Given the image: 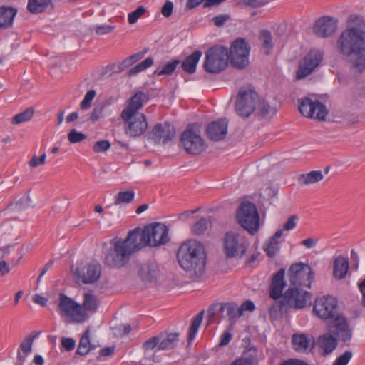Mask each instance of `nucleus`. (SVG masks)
<instances>
[{
	"mask_svg": "<svg viewBox=\"0 0 365 365\" xmlns=\"http://www.w3.org/2000/svg\"><path fill=\"white\" fill-rule=\"evenodd\" d=\"M202 54L200 51H196L186 57L182 63V68L183 71L190 74L194 73Z\"/></svg>",
	"mask_w": 365,
	"mask_h": 365,
	"instance_id": "28",
	"label": "nucleus"
},
{
	"mask_svg": "<svg viewBox=\"0 0 365 365\" xmlns=\"http://www.w3.org/2000/svg\"><path fill=\"white\" fill-rule=\"evenodd\" d=\"M101 273V267L99 264H88L82 276V282L85 284L93 283L99 279Z\"/></svg>",
	"mask_w": 365,
	"mask_h": 365,
	"instance_id": "27",
	"label": "nucleus"
},
{
	"mask_svg": "<svg viewBox=\"0 0 365 365\" xmlns=\"http://www.w3.org/2000/svg\"><path fill=\"white\" fill-rule=\"evenodd\" d=\"M36 335L30 334L26 336L21 342L19 350L17 352V359L19 361L24 362L26 357L31 352L32 344Z\"/></svg>",
	"mask_w": 365,
	"mask_h": 365,
	"instance_id": "26",
	"label": "nucleus"
},
{
	"mask_svg": "<svg viewBox=\"0 0 365 365\" xmlns=\"http://www.w3.org/2000/svg\"><path fill=\"white\" fill-rule=\"evenodd\" d=\"M173 10V2L170 1H167L161 9V13L165 17L168 18L171 16Z\"/></svg>",
	"mask_w": 365,
	"mask_h": 365,
	"instance_id": "55",
	"label": "nucleus"
},
{
	"mask_svg": "<svg viewBox=\"0 0 365 365\" xmlns=\"http://www.w3.org/2000/svg\"><path fill=\"white\" fill-rule=\"evenodd\" d=\"M250 46L245 39L238 38L230 46L229 58L233 67L243 69L249 63Z\"/></svg>",
	"mask_w": 365,
	"mask_h": 365,
	"instance_id": "13",
	"label": "nucleus"
},
{
	"mask_svg": "<svg viewBox=\"0 0 365 365\" xmlns=\"http://www.w3.org/2000/svg\"><path fill=\"white\" fill-rule=\"evenodd\" d=\"M180 61L178 59L173 60L171 62L166 63L161 70L157 69L154 71V74L160 76L163 75H171L179 65Z\"/></svg>",
	"mask_w": 365,
	"mask_h": 365,
	"instance_id": "41",
	"label": "nucleus"
},
{
	"mask_svg": "<svg viewBox=\"0 0 365 365\" xmlns=\"http://www.w3.org/2000/svg\"><path fill=\"white\" fill-rule=\"evenodd\" d=\"M313 312L324 321L332 320L327 326V331L336 334L344 344H349L352 330L345 317L338 312L336 298L331 295L317 298L314 303Z\"/></svg>",
	"mask_w": 365,
	"mask_h": 365,
	"instance_id": "3",
	"label": "nucleus"
},
{
	"mask_svg": "<svg viewBox=\"0 0 365 365\" xmlns=\"http://www.w3.org/2000/svg\"><path fill=\"white\" fill-rule=\"evenodd\" d=\"M180 141L185 150L192 155L200 154L206 148V144L198 132L190 128L182 133Z\"/></svg>",
	"mask_w": 365,
	"mask_h": 365,
	"instance_id": "16",
	"label": "nucleus"
},
{
	"mask_svg": "<svg viewBox=\"0 0 365 365\" xmlns=\"http://www.w3.org/2000/svg\"><path fill=\"white\" fill-rule=\"evenodd\" d=\"M228 120L221 118L213 121L207 127V137L213 141H220L223 140L227 133Z\"/></svg>",
	"mask_w": 365,
	"mask_h": 365,
	"instance_id": "20",
	"label": "nucleus"
},
{
	"mask_svg": "<svg viewBox=\"0 0 365 365\" xmlns=\"http://www.w3.org/2000/svg\"><path fill=\"white\" fill-rule=\"evenodd\" d=\"M159 336L152 337L144 343L143 348L145 351L153 350L157 345H159Z\"/></svg>",
	"mask_w": 365,
	"mask_h": 365,
	"instance_id": "53",
	"label": "nucleus"
},
{
	"mask_svg": "<svg viewBox=\"0 0 365 365\" xmlns=\"http://www.w3.org/2000/svg\"><path fill=\"white\" fill-rule=\"evenodd\" d=\"M91 332L88 329H87L81 336L78 349L76 350V354L81 356H84L88 353L91 349Z\"/></svg>",
	"mask_w": 365,
	"mask_h": 365,
	"instance_id": "32",
	"label": "nucleus"
},
{
	"mask_svg": "<svg viewBox=\"0 0 365 365\" xmlns=\"http://www.w3.org/2000/svg\"><path fill=\"white\" fill-rule=\"evenodd\" d=\"M311 294L299 287L289 288L282 300L276 301L270 307V313H286L289 308L302 309L310 304Z\"/></svg>",
	"mask_w": 365,
	"mask_h": 365,
	"instance_id": "6",
	"label": "nucleus"
},
{
	"mask_svg": "<svg viewBox=\"0 0 365 365\" xmlns=\"http://www.w3.org/2000/svg\"><path fill=\"white\" fill-rule=\"evenodd\" d=\"M86 138V135L78 132L76 129H71L68 134V139L71 143H77L83 141Z\"/></svg>",
	"mask_w": 365,
	"mask_h": 365,
	"instance_id": "46",
	"label": "nucleus"
},
{
	"mask_svg": "<svg viewBox=\"0 0 365 365\" xmlns=\"http://www.w3.org/2000/svg\"><path fill=\"white\" fill-rule=\"evenodd\" d=\"M349 269V262L347 259L342 256H338L334 259L333 274L336 279H344Z\"/></svg>",
	"mask_w": 365,
	"mask_h": 365,
	"instance_id": "24",
	"label": "nucleus"
},
{
	"mask_svg": "<svg viewBox=\"0 0 365 365\" xmlns=\"http://www.w3.org/2000/svg\"><path fill=\"white\" fill-rule=\"evenodd\" d=\"M204 313L205 311L202 310L200 312L197 314V316L194 317V319L192 321V324L188 334V341L190 343L195 339L197 333L198 329L202 323Z\"/></svg>",
	"mask_w": 365,
	"mask_h": 365,
	"instance_id": "35",
	"label": "nucleus"
},
{
	"mask_svg": "<svg viewBox=\"0 0 365 365\" xmlns=\"http://www.w3.org/2000/svg\"><path fill=\"white\" fill-rule=\"evenodd\" d=\"M323 60V53L318 49L310 50L302 58L296 72V78L302 79L310 75Z\"/></svg>",
	"mask_w": 365,
	"mask_h": 365,
	"instance_id": "15",
	"label": "nucleus"
},
{
	"mask_svg": "<svg viewBox=\"0 0 365 365\" xmlns=\"http://www.w3.org/2000/svg\"><path fill=\"white\" fill-rule=\"evenodd\" d=\"M175 135L174 128L168 123L156 124L150 133V138L155 143H165L171 140Z\"/></svg>",
	"mask_w": 365,
	"mask_h": 365,
	"instance_id": "19",
	"label": "nucleus"
},
{
	"mask_svg": "<svg viewBox=\"0 0 365 365\" xmlns=\"http://www.w3.org/2000/svg\"><path fill=\"white\" fill-rule=\"evenodd\" d=\"M58 308L61 316L68 317L75 323H82L88 319V314L81 305L64 294L59 295Z\"/></svg>",
	"mask_w": 365,
	"mask_h": 365,
	"instance_id": "11",
	"label": "nucleus"
},
{
	"mask_svg": "<svg viewBox=\"0 0 365 365\" xmlns=\"http://www.w3.org/2000/svg\"><path fill=\"white\" fill-rule=\"evenodd\" d=\"M46 155L45 153L41 155L40 157L34 155L30 159L28 164H29V167H31L32 168H36L38 166L44 165L46 163Z\"/></svg>",
	"mask_w": 365,
	"mask_h": 365,
	"instance_id": "50",
	"label": "nucleus"
},
{
	"mask_svg": "<svg viewBox=\"0 0 365 365\" xmlns=\"http://www.w3.org/2000/svg\"><path fill=\"white\" fill-rule=\"evenodd\" d=\"M147 10L143 6H139L137 7L135 10L132 12H130L128 15V21L130 24H135L138 20L142 17L145 13Z\"/></svg>",
	"mask_w": 365,
	"mask_h": 365,
	"instance_id": "42",
	"label": "nucleus"
},
{
	"mask_svg": "<svg viewBox=\"0 0 365 365\" xmlns=\"http://www.w3.org/2000/svg\"><path fill=\"white\" fill-rule=\"evenodd\" d=\"M96 93L94 90H89L86 92L83 101L80 103V108L82 110L88 109L91 106L92 101L94 99Z\"/></svg>",
	"mask_w": 365,
	"mask_h": 365,
	"instance_id": "45",
	"label": "nucleus"
},
{
	"mask_svg": "<svg viewBox=\"0 0 365 365\" xmlns=\"http://www.w3.org/2000/svg\"><path fill=\"white\" fill-rule=\"evenodd\" d=\"M255 309V306L250 300H246L240 306L233 302L220 304V309L227 312V315L231 321L240 319L245 311L252 312Z\"/></svg>",
	"mask_w": 365,
	"mask_h": 365,
	"instance_id": "18",
	"label": "nucleus"
},
{
	"mask_svg": "<svg viewBox=\"0 0 365 365\" xmlns=\"http://www.w3.org/2000/svg\"><path fill=\"white\" fill-rule=\"evenodd\" d=\"M238 224L252 235L259 228V215L255 204L246 201L240 203L236 213Z\"/></svg>",
	"mask_w": 365,
	"mask_h": 365,
	"instance_id": "7",
	"label": "nucleus"
},
{
	"mask_svg": "<svg viewBox=\"0 0 365 365\" xmlns=\"http://www.w3.org/2000/svg\"><path fill=\"white\" fill-rule=\"evenodd\" d=\"M337 338L339 339L336 334L329 331L317 338V345L322 350L323 355L331 354L337 347Z\"/></svg>",
	"mask_w": 365,
	"mask_h": 365,
	"instance_id": "21",
	"label": "nucleus"
},
{
	"mask_svg": "<svg viewBox=\"0 0 365 365\" xmlns=\"http://www.w3.org/2000/svg\"><path fill=\"white\" fill-rule=\"evenodd\" d=\"M146 53V51H140L138 53H134L129 57V58L130 59L132 63H135V62L138 61L139 60H140L144 56L145 54Z\"/></svg>",
	"mask_w": 365,
	"mask_h": 365,
	"instance_id": "62",
	"label": "nucleus"
},
{
	"mask_svg": "<svg viewBox=\"0 0 365 365\" xmlns=\"http://www.w3.org/2000/svg\"><path fill=\"white\" fill-rule=\"evenodd\" d=\"M298 217L297 215H291L287 222L284 224L283 229L286 231H289L292 229H294L296 227V221L297 220Z\"/></svg>",
	"mask_w": 365,
	"mask_h": 365,
	"instance_id": "54",
	"label": "nucleus"
},
{
	"mask_svg": "<svg viewBox=\"0 0 365 365\" xmlns=\"http://www.w3.org/2000/svg\"><path fill=\"white\" fill-rule=\"evenodd\" d=\"M257 353L256 351H254L253 353L247 356L236 359L230 365H257Z\"/></svg>",
	"mask_w": 365,
	"mask_h": 365,
	"instance_id": "36",
	"label": "nucleus"
},
{
	"mask_svg": "<svg viewBox=\"0 0 365 365\" xmlns=\"http://www.w3.org/2000/svg\"><path fill=\"white\" fill-rule=\"evenodd\" d=\"M135 192L133 190H126L119 192L115 199V205L128 204L134 200Z\"/></svg>",
	"mask_w": 365,
	"mask_h": 365,
	"instance_id": "38",
	"label": "nucleus"
},
{
	"mask_svg": "<svg viewBox=\"0 0 365 365\" xmlns=\"http://www.w3.org/2000/svg\"><path fill=\"white\" fill-rule=\"evenodd\" d=\"M103 108L102 107H96L93 108L90 119L92 122H96L103 115Z\"/></svg>",
	"mask_w": 365,
	"mask_h": 365,
	"instance_id": "57",
	"label": "nucleus"
},
{
	"mask_svg": "<svg viewBox=\"0 0 365 365\" xmlns=\"http://www.w3.org/2000/svg\"><path fill=\"white\" fill-rule=\"evenodd\" d=\"M159 345L158 349L168 350L175 348L178 341V333H170L165 336L161 335L159 336Z\"/></svg>",
	"mask_w": 365,
	"mask_h": 365,
	"instance_id": "29",
	"label": "nucleus"
},
{
	"mask_svg": "<svg viewBox=\"0 0 365 365\" xmlns=\"http://www.w3.org/2000/svg\"><path fill=\"white\" fill-rule=\"evenodd\" d=\"M232 338V335L230 332H227V331L224 332L221 335L220 341L219 345L220 346H226L227 344H228L230 343Z\"/></svg>",
	"mask_w": 365,
	"mask_h": 365,
	"instance_id": "58",
	"label": "nucleus"
},
{
	"mask_svg": "<svg viewBox=\"0 0 365 365\" xmlns=\"http://www.w3.org/2000/svg\"><path fill=\"white\" fill-rule=\"evenodd\" d=\"M51 0H29L27 9L30 13H42L51 4Z\"/></svg>",
	"mask_w": 365,
	"mask_h": 365,
	"instance_id": "31",
	"label": "nucleus"
},
{
	"mask_svg": "<svg viewBox=\"0 0 365 365\" xmlns=\"http://www.w3.org/2000/svg\"><path fill=\"white\" fill-rule=\"evenodd\" d=\"M115 28V25H100L94 27L93 30L97 35H106L111 33Z\"/></svg>",
	"mask_w": 365,
	"mask_h": 365,
	"instance_id": "51",
	"label": "nucleus"
},
{
	"mask_svg": "<svg viewBox=\"0 0 365 365\" xmlns=\"http://www.w3.org/2000/svg\"><path fill=\"white\" fill-rule=\"evenodd\" d=\"M360 19L356 15H350L346 21L349 26L339 35L336 41V49L346 56L352 68L358 72L365 69V31L361 27L350 24Z\"/></svg>",
	"mask_w": 365,
	"mask_h": 365,
	"instance_id": "2",
	"label": "nucleus"
},
{
	"mask_svg": "<svg viewBox=\"0 0 365 365\" xmlns=\"http://www.w3.org/2000/svg\"><path fill=\"white\" fill-rule=\"evenodd\" d=\"M9 264L4 260L0 262V275L4 276L9 272Z\"/></svg>",
	"mask_w": 365,
	"mask_h": 365,
	"instance_id": "64",
	"label": "nucleus"
},
{
	"mask_svg": "<svg viewBox=\"0 0 365 365\" xmlns=\"http://www.w3.org/2000/svg\"><path fill=\"white\" fill-rule=\"evenodd\" d=\"M258 101V95L253 88H242L237 95L235 110L240 116L247 118L255 110Z\"/></svg>",
	"mask_w": 365,
	"mask_h": 365,
	"instance_id": "9",
	"label": "nucleus"
},
{
	"mask_svg": "<svg viewBox=\"0 0 365 365\" xmlns=\"http://www.w3.org/2000/svg\"><path fill=\"white\" fill-rule=\"evenodd\" d=\"M258 110L257 114L262 117L268 118L274 115L276 113V110L271 107L266 101H258Z\"/></svg>",
	"mask_w": 365,
	"mask_h": 365,
	"instance_id": "39",
	"label": "nucleus"
},
{
	"mask_svg": "<svg viewBox=\"0 0 365 365\" xmlns=\"http://www.w3.org/2000/svg\"><path fill=\"white\" fill-rule=\"evenodd\" d=\"M281 365H308V364L302 360L292 359L284 361V362H282L281 364Z\"/></svg>",
	"mask_w": 365,
	"mask_h": 365,
	"instance_id": "61",
	"label": "nucleus"
},
{
	"mask_svg": "<svg viewBox=\"0 0 365 365\" xmlns=\"http://www.w3.org/2000/svg\"><path fill=\"white\" fill-rule=\"evenodd\" d=\"M259 39L262 44V48L266 55H269L273 48L272 37L268 30H262L260 32Z\"/></svg>",
	"mask_w": 365,
	"mask_h": 365,
	"instance_id": "33",
	"label": "nucleus"
},
{
	"mask_svg": "<svg viewBox=\"0 0 365 365\" xmlns=\"http://www.w3.org/2000/svg\"><path fill=\"white\" fill-rule=\"evenodd\" d=\"M16 14V10L9 6L0 7V29L10 27Z\"/></svg>",
	"mask_w": 365,
	"mask_h": 365,
	"instance_id": "25",
	"label": "nucleus"
},
{
	"mask_svg": "<svg viewBox=\"0 0 365 365\" xmlns=\"http://www.w3.org/2000/svg\"><path fill=\"white\" fill-rule=\"evenodd\" d=\"M338 27V19L333 16H324L318 19L313 25V33L319 38L331 36Z\"/></svg>",
	"mask_w": 365,
	"mask_h": 365,
	"instance_id": "17",
	"label": "nucleus"
},
{
	"mask_svg": "<svg viewBox=\"0 0 365 365\" xmlns=\"http://www.w3.org/2000/svg\"><path fill=\"white\" fill-rule=\"evenodd\" d=\"M110 147V143L108 140H99L93 145L95 153H101L108 150Z\"/></svg>",
	"mask_w": 365,
	"mask_h": 365,
	"instance_id": "52",
	"label": "nucleus"
},
{
	"mask_svg": "<svg viewBox=\"0 0 365 365\" xmlns=\"http://www.w3.org/2000/svg\"><path fill=\"white\" fill-rule=\"evenodd\" d=\"M314 278V272L308 264H293L289 269V281L295 287L310 288Z\"/></svg>",
	"mask_w": 365,
	"mask_h": 365,
	"instance_id": "10",
	"label": "nucleus"
},
{
	"mask_svg": "<svg viewBox=\"0 0 365 365\" xmlns=\"http://www.w3.org/2000/svg\"><path fill=\"white\" fill-rule=\"evenodd\" d=\"M317 239L309 237L302 240L301 242V244L305 246L307 248L310 249L314 247L317 245Z\"/></svg>",
	"mask_w": 365,
	"mask_h": 365,
	"instance_id": "60",
	"label": "nucleus"
},
{
	"mask_svg": "<svg viewBox=\"0 0 365 365\" xmlns=\"http://www.w3.org/2000/svg\"><path fill=\"white\" fill-rule=\"evenodd\" d=\"M292 344L295 351L305 352L313 346V339L304 334H295L292 336Z\"/></svg>",
	"mask_w": 365,
	"mask_h": 365,
	"instance_id": "23",
	"label": "nucleus"
},
{
	"mask_svg": "<svg viewBox=\"0 0 365 365\" xmlns=\"http://www.w3.org/2000/svg\"><path fill=\"white\" fill-rule=\"evenodd\" d=\"M228 19L229 16L227 15H220L213 17L212 21L215 26H221L227 20H228Z\"/></svg>",
	"mask_w": 365,
	"mask_h": 365,
	"instance_id": "59",
	"label": "nucleus"
},
{
	"mask_svg": "<svg viewBox=\"0 0 365 365\" xmlns=\"http://www.w3.org/2000/svg\"><path fill=\"white\" fill-rule=\"evenodd\" d=\"M177 259L180 266L192 278L202 277L207 262V252L202 243L196 240H189L180 246Z\"/></svg>",
	"mask_w": 365,
	"mask_h": 365,
	"instance_id": "4",
	"label": "nucleus"
},
{
	"mask_svg": "<svg viewBox=\"0 0 365 365\" xmlns=\"http://www.w3.org/2000/svg\"><path fill=\"white\" fill-rule=\"evenodd\" d=\"M139 274L143 280L151 281L155 276V269H150L149 266H145L140 269Z\"/></svg>",
	"mask_w": 365,
	"mask_h": 365,
	"instance_id": "48",
	"label": "nucleus"
},
{
	"mask_svg": "<svg viewBox=\"0 0 365 365\" xmlns=\"http://www.w3.org/2000/svg\"><path fill=\"white\" fill-rule=\"evenodd\" d=\"M265 4L263 0H240L237 3L238 6L257 8Z\"/></svg>",
	"mask_w": 365,
	"mask_h": 365,
	"instance_id": "47",
	"label": "nucleus"
},
{
	"mask_svg": "<svg viewBox=\"0 0 365 365\" xmlns=\"http://www.w3.org/2000/svg\"><path fill=\"white\" fill-rule=\"evenodd\" d=\"M153 63V58L148 57L144 61L137 64L128 71V76H135L138 73L143 71L150 67Z\"/></svg>",
	"mask_w": 365,
	"mask_h": 365,
	"instance_id": "40",
	"label": "nucleus"
},
{
	"mask_svg": "<svg viewBox=\"0 0 365 365\" xmlns=\"http://www.w3.org/2000/svg\"><path fill=\"white\" fill-rule=\"evenodd\" d=\"M298 104L299 110L303 116L319 121L326 120L328 110L319 101L304 97L298 100Z\"/></svg>",
	"mask_w": 365,
	"mask_h": 365,
	"instance_id": "12",
	"label": "nucleus"
},
{
	"mask_svg": "<svg viewBox=\"0 0 365 365\" xmlns=\"http://www.w3.org/2000/svg\"><path fill=\"white\" fill-rule=\"evenodd\" d=\"M208 222L205 218L200 219L192 227V232L195 235L203 234L207 229Z\"/></svg>",
	"mask_w": 365,
	"mask_h": 365,
	"instance_id": "44",
	"label": "nucleus"
},
{
	"mask_svg": "<svg viewBox=\"0 0 365 365\" xmlns=\"http://www.w3.org/2000/svg\"><path fill=\"white\" fill-rule=\"evenodd\" d=\"M229 52L226 47L216 45L206 53L203 63L205 70L210 73H219L224 71L228 63Z\"/></svg>",
	"mask_w": 365,
	"mask_h": 365,
	"instance_id": "8",
	"label": "nucleus"
},
{
	"mask_svg": "<svg viewBox=\"0 0 365 365\" xmlns=\"http://www.w3.org/2000/svg\"><path fill=\"white\" fill-rule=\"evenodd\" d=\"M279 242L275 239H270L269 242L265 245L264 251L269 257H274L279 250Z\"/></svg>",
	"mask_w": 365,
	"mask_h": 365,
	"instance_id": "43",
	"label": "nucleus"
},
{
	"mask_svg": "<svg viewBox=\"0 0 365 365\" xmlns=\"http://www.w3.org/2000/svg\"><path fill=\"white\" fill-rule=\"evenodd\" d=\"M324 175L321 170H312L307 173L301 174L299 176L298 181L300 185L314 184L321 181Z\"/></svg>",
	"mask_w": 365,
	"mask_h": 365,
	"instance_id": "30",
	"label": "nucleus"
},
{
	"mask_svg": "<svg viewBox=\"0 0 365 365\" xmlns=\"http://www.w3.org/2000/svg\"><path fill=\"white\" fill-rule=\"evenodd\" d=\"M61 344H62L63 347L66 350L71 351L74 349L76 342H75V340L71 338L63 337Z\"/></svg>",
	"mask_w": 365,
	"mask_h": 365,
	"instance_id": "56",
	"label": "nucleus"
},
{
	"mask_svg": "<svg viewBox=\"0 0 365 365\" xmlns=\"http://www.w3.org/2000/svg\"><path fill=\"white\" fill-rule=\"evenodd\" d=\"M247 243L243 236L233 231L224 237V251L227 257L242 258L246 253Z\"/></svg>",
	"mask_w": 365,
	"mask_h": 365,
	"instance_id": "14",
	"label": "nucleus"
},
{
	"mask_svg": "<svg viewBox=\"0 0 365 365\" xmlns=\"http://www.w3.org/2000/svg\"><path fill=\"white\" fill-rule=\"evenodd\" d=\"M34 114V110L33 108L29 107L24 110L23 112H21L16 115H15L11 119V124L13 125H19L31 120Z\"/></svg>",
	"mask_w": 365,
	"mask_h": 365,
	"instance_id": "34",
	"label": "nucleus"
},
{
	"mask_svg": "<svg viewBox=\"0 0 365 365\" xmlns=\"http://www.w3.org/2000/svg\"><path fill=\"white\" fill-rule=\"evenodd\" d=\"M33 301L38 304H40L41 306H45L48 302V299L42 296H40L38 294H35L33 297Z\"/></svg>",
	"mask_w": 365,
	"mask_h": 365,
	"instance_id": "63",
	"label": "nucleus"
},
{
	"mask_svg": "<svg viewBox=\"0 0 365 365\" xmlns=\"http://www.w3.org/2000/svg\"><path fill=\"white\" fill-rule=\"evenodd\" d=\"M284 274V269H280L272 277L269 296L275 300L282 297V292L285 286Z\"/></svg>",
	"mask_w": 365,
	"mask_h": 365,
	"instance_id": "22",
	"label": "nucleus"
},
{
	"mask_svg": "<svg viewBox=\"0 0 365 365\" xmlns=\"http://www.w3.org/2000/svg\"><path fill=\"white\" fill-rule=\"evenodd\" d=\"M81 307L86 313L87 311L95 312L98 307L96 297L91 294L86 293L84 294V299Z\"/></svg>",
	"mask_w": 365,
	"mask_h": 365,
	"instance_id": "37",
	"label": "nucleus"
},
{
	"mask_svg": "<svg viewBox=\"0 0 365 365\" xmlns=\"http://www.w3.org/2000/svg\"><path fill=\"white\" fill-rule=\"evenodd\" d=\"M148 99V97L145 93H136L129 99L127 106L121 113V118L124 121L125 133L130 138L143 135L148 128L146 116L138 112Z\"/></svg>",
	"mask_w": 365,
	"mask_h": 365,
	"instance_id": "5",
	"label": "nucleus"
},
{
	"mask_svg": "<svg viewBox=\"0 0 365 365\" xmlns=\"http://www.w3.org/2000/svg\"><path fill=\"white\" fill-rule=\"evenodd\" d=\"M352 352L346 351L342 355L336 358L332 365H346L352 358Z\"/></svg>",
	"mask_w": 365,
	"mask_h": 365,
	"instance_id": "49",
	"label": "nucleus"
},
{
	"mask_svg": "<svg viewBox=\"0 0 365 365\" xmlns=\"http://www.w3.org/2000/svg\"><path fill=\"white\" fill-rule=\"evenodd\" d=\"M168 240V229L164 224L152 223L143 230L137 227L130 231L124 240H118L115 242L113 250L106 255L104 262L110 267H121L133 253L143 247L160 246Z\"/></svg>",
	"mask_w": 365,
	"mask_h": 365,
	"instance_id": "1",
	"label": "nucleus"
}]
</instances>
